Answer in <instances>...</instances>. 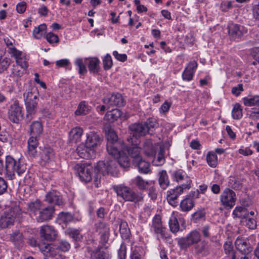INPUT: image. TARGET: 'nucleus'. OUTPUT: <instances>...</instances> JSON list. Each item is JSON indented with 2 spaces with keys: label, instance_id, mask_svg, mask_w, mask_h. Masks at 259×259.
Masks as SVG:
<instances>
[{
  "label": "nucleus",
  "instance_id": "f257e3e1",
  "mask_svg": "<svg viewBox=\"0 0 259 259\" xmlns=\"http://www.w3.org/2000/svg\"><path fill=\"white\" fill-rule=\"evenodd\" d=\"M38 92L36 88H30L24 93V98L27 111L26 117L28 121H30L32 115L37 110L38 101Z\"/></svg>",
  "mask_w": 259,
  "mask_h": 259
},
{
  "label": "nucleus",
  "instance_id": "f03ea898",
  "mask_svg": "<svg viewBox=\"0 0 259 259\" xmlns=\"http://www.w3.org/2000/svg\"><path fill=\"white\" fill-rule=\"evenodd\" d=\"M5 169L6 175L11 179H14L15 173L21 176L26 170V165L20 160L17 161L10 156L6 157Z\"/></svg>",
  "mask_w": 259,
  "mask_h": 259
},
{
  "label": "nucleus",
  "instance_id": "7ed1b4c3",
  "mask_svg": "<svg viewBox=\"0 0 259 259\" xmlns=\"http://www.w3.org/2000/svg\"><path fill=\"white\" fill-rule=\"evenodd\" d=\"M38 247L45 256H54L57 254L58 251H67L70 248V245L67 241L61 240L55 244H39Z\"/></svg>",
  "mask_w": 259,
  "mask_h": 259
},
{
  "label": "nucleus",
  "instance_id": "20e7f679",
  "mask_svg": "<svg viewBox=\"0 0 259 259\" xmlns=\"http://www.w3.org/2000/svg\"><path fill=\"white\" fill-rule=\"evenodd\" d=\"M116 162L115 159L109 160L106 163L104 161L98 162L95 167L96 174L102 173L103 175L111 174L112 176H115L117 172ZM98 176L97 175L95 178V184L96 187H98Z\"/></svg>",
  "mask_w": 259,
  "mask_h": 259
},
{
  "label": "nucleus",
  "instance_id": "39448f33",
  "mask_svg": "<svg viewBox=\"0 0 259 259\" xmlns=\"http://www.w3.org/2000/svg\"><path fill=\"white\" fill-rule=\"evenodd\" d=\"M113 188L117 196L121 197L125 201L137 202L142 201L143 199L142 193H136L129 187L118 185L114 187Z\"/></svg>",
  "mask_w": 259,
  "mask_h": 259
},
{
  "label": "nucleus",
  "instance_id": "423d86ee",
  "mask_svg": "<svg viewBox=\"0 0 259 259\" xmlns=\"http://www.w3.org/2000/svg\"><path fill=\"white\" fill-rule=\"evenodd\" d=\"M131 131V135L127 138V141L129 143H133L135 145L139 144L138 137L145 135L147 133V129L145 126L144 123H138L131 124L129 126Z\"/></svg>",
  "mask_w": 259,
  "mask_h": 259
},
{
  "label": "nucleus",
  "instance_id": "0eeeda50",
  "mask_svg": "<svg viewBox=\"0 0 259 259\" xmlns=\"http://www.w3.org/2000/svg\"><path fill=\"white\" fill-rule=\"evenodd\" d=\"M200 234L196 230L191 231L186 237L178 239V244L182 249L186 250L190 246L200 241Z\"/></svg>",
  "mask_w": 259,
  "mask_h": 259
},
{
  "label": "nucleus",
  "instance_id": "6e6552de",
  "mask_svg": "<svg viewBox=\"0 0 259 259\" xmlns=\"http://www.w3.org/2000/svg\"><path fill=\"white\" fill-rule=\"evenodd\" d=\"M74 169L77 173L81 181L89 182L92 180L91 171L92 166L88 163H77L74 166Z\"/></svg>",
  "mask_w": 259,
  "mask_h": 259
},
{
  "label": "nucleus",
  "instance_id": "1a4fd4ad",
  "mask_svg": "<svg viewBox=\"0 0 259 259\" xmlns=\"http://www.w3.org/2000/svg\"><path fill=\"white\" fill-rule=\"evenodd\" d=\"M236 249L242 254H250L253 250V247L249 242V240L244 237H238L235 240Z\"/></svg>",
  "mask_w": 259,
  "mask_h": 259
},
{
  "label": "nucleus",
  "instance_id": "9d476101",
  "mask_svg": "<svg viewBox=\"0 0 259 259\" xmlns=\"http://www.w3.org/2000/svg\"><path fill=\"white\" fill-rule=\"evenodd\" d=\"M236 200L235 193L229 188L225 189L221 195V203L226 207L232 208L233 207Z\"/></svg>",
  "mask_w": 259,
  "mask_h": 259
},
{
  "label": "nucleus",
  "instance_id": "9b49d317",
  "mask_svg": "<svg viewBox=\"0 0 259 259\" xmlns=\"http://www.w3.org/2000/svg\"><path fill=\"white\" fill-rule=\"evenodd\" d=\"M85 144L94 150L100 145L102 142V135L95 131H90L86 134Z\"/></svg>",
  "mask_w": 259,
  "mask_h": 259
},
{
  "label": "nucleus",
  "instance_id": "f8f14e48",
  "mask_svg": "<svg viewBox=\"0 0 259 259\" xmlns=\"http://www.w3.org/2000/svg\"><path fill=\"white\" fill-rule=\"evenodd\" d=\"M95 229L100 235V243L105 245L108 241L110 236V229L108 225L105 223L99 222L95 224Z\"/></svg>",
  "mask_w": 259,
  "mask_h": 259
},
{
  "label": "nucleus",
  "instance_id": "ddd939ff",
  "mask_svg": "<svg viewBox=\"0 0 259 259\" xmlns=\"http://www.w3.org/2000/svg\"><path fill=\"white\" fill-rule=\"evenodd\" d=\"M9 118L14 123H18L22 118V108L20 106L18 101H16L10 106L9 110Z\"/></svg>",
  "mask_w": 259,
  "mask_h": 259
},
{
  "label": "nucleus",
  "instance_id": "4468645a",
  "mask_svg": "<svg viewBox=\"0 0 259 259\" xmlns=\"http://www.w3.org/2000/svg\"><path fill=\"white\" fill-rule=\"evenodd\" d=\"M187 189V188L179 186L168 191L166 198L169 203L173 206H177L178 204V202L177 201L178 197L183 193L184 190Z\"/></svg>",
  "mask_w": 259,
  "mask_h": 259
},
{
  "label": "nucleus",
  "instance_id": "2eb2a0df",
  "mask_svg": "<svg viewBox=\"0 0 259 259\" xmlns=\"http://www.w3.org/2000/svg\"><path fill=\"white\" fill-rule=\"evenodd\" d=\"M16 218L15 211L12 209H9L4 213L0 219V227L6 228L13 225Z\"/></svg>",
  "mask_w": 259,
  "mask_h": 259
},
{
  "label": "nucleus",
  "instance_id": "dca6fc26",
  "mask_svg": "<svg viewBox=\"0 0 259 259\" xmlns=\"http://www.w3.org/2000/svg\"><path fill=\"white\" fill-rule=\"evenodd\" d=\"M40 162L41 164L45 165L53 161L55 156L54 151L50 147H44L40 149L39 152Z\"/></svg>",
  "mask_w": 259,
  "mask_h": 259
},
{
  "label": "nucleus",
  "instance_id": "f3484780",
  "mask_svg": "<svg viewBox=\"0 0 259 259\" xmlns=\"http://www.w3.org/2000/svg\"><path fill=\"white\" fill-rule=\"evenodd\" d=\"M54 211L55 208L52 206L42 208L34 219L39 223L47 222L52 219Z\"/></svg>",
  "mask_w": 259,
  "mask_h": 259
},
{
  "label": "nucleus",
  "instance_id": "a211bd4d",
  "mask_svg": "<svg viewBox=\"0 0 259 259\" xmlns=\"http://www.w3.org/2000/svg\"><path fill=\"white\" fill-rule=\"evenodd\" d=\"M172 177L178 183H182L180 186L187 188V189H190L192 181L184 171L182 170L175 171Z\"/></svg>",
  "mask_w": 259,
  "mask_h": 259
},
{
  "label": "nucleus",
  "instance_id": "6ab92c4d",
  "mask_svg": "<svg viewBox=\"0 0 259 259\" xmlns=\"http://www.w3.org/2000/svg\"><path fill=\"white\" fill-rule=\"evenodd\" d=\"M78 155L82 158L91 159L95 156V150L89 147L86 144H80L76 148Z\"/></svg>",
  "mask_w": 259,
  "mask_h": 259
},
{
  "label": "nucleus",
  "instance_id": "aec40b11",
  "mask_svg": "<svg viewBox=\"0 0 259 259\" xmlns=\"http://www.w3.org/2000/svg\"><path fill=\"white\" fill-rule=\"evenodd\" d=\"M106 148L109 154L114 158H117L124 150H125V145L124 143H107Z\"/></svg>",
  "mask_w": 259,
  "mask_h": 259
},
{
  "label": "nucleus",
  "instance_id": "412c9836",
  "mask_svg": "<svg viewBox=\"0 0 259 259\" xmlns=\"http://www.w3.org/2000/svg\"><path fill=\"white\" fill-rule=\"evenodd\" d=\"M40 237L48 241H53L55 239L57 232L54 228L51 226L45 225L40 230Z\"/></svg>",
  "mask_w": 259,
  "mask_h": 259
},
{
  "label": "nucleus",
  "instance_id": "4be33fe9",
  "mask_svg": "<svg viewBox=\"0 0 259 259\" xmlns=\"http://www.w3.org/2000/svg\"><path fill=\"white\" fill-rule=\"evenodd\" d=\"M38 137L31 136L27 141V153L31 157L35 158L37 154V148L38 146Z\"/></svg>",
  "mask_w": 259,
  "mask_h": 259
},
{
  "label": "nucleus",
  "instance_id": "5701e85b",
  "mask_svg": "<svg viewBox=\"0 0 259 259\" xmlns=\"http://www.w3.org/2000/svg\"><path fill=\"white\" fill-rule=\"evenodd\" d=\"M152 227L154 232L160 234L162 238H166L168 234L166 232V229L163 227L161 224V219L159 216H156L153 220Z\"/></svg>",
  "mask_w": 259,
  "mask_h": 259
},
{
  "label": "nucleus",
  "instance_id": "b1692460",
  "mask_svg": "<svg viewBox=\"0 0 259 259\" xmlns=\"http://www.w3.org/2000/svg\"><path fill=\"white\" fill-rule=\"evenodd\" d=\"M104 103L108 105V108L110 106H123V100L120 94L112 95L107 97L103 99Z\"/></svg>",
  "mask_w": 259,
  "mask_h": 259
},
{
  "label": "nucleus",
  "instance_id": "393cba45",
  "mask_svg": "<svg viewBox=\"0 0 259 259\" xmlns=\"http://www.w3.org/2000/svg\"><path fill=\"white\" fill-rule=\"evenodd\" d=\"M197 67V63L196 61L190 62L183 73V79L187 81L191 80Z\"/></svg>",
  "mask_w": 259,
  "mask_h": 259
},
{
  "label": "nucleus",
  "instance_id": "a878e982",
  "mask_svg": "<svg viewBox=\"0 0 259 259\" xmlns=\"http://www.w3.org/2000/svg\"><path fill=\"white\" fill-rule=\"evenodd\" d=\"M132 146L127 147L125 145V150H127L129 155L133 158V163L137 162L142 157L141 155V148L133 143Z\"/></svg>",
  "mask_w": 259,
  "mask_h": 259
},
{
  "label": "nucleus",
  "instance_id": "bb28decb",
  "mask_svg": "<svg viewBox=\"0 0 259 259\" xmlns=\"http://www.w3.org/2000/svg\"><path fill=\"white\" fill-rule=\"evenodd\" d=\"M228 33L232 39L241 37L243 34V27L236 24H230L228 26Z\"/></svg>",
  "mask_w": 259,
  "mask_h": 259
},
{
  "label": "nucleus",
  "instance_id": "cd10ccee",
  "mask_svg": "<svg viewBox=\"0 0 259 259\" xmlns=\"http://www.w3.org/2000/svg\"><path fill=\"white\" fill-rule=\"evenodd\" d=\"M46 200L48 203H53L58 205H60L63 203L60 193L55 190H52L47 194Z\"/></svg>",
  "mask_w": 259,
  "mask_h": 259
},
{
  "label": "nucleus",
  "instance_id": "c85d7f7f",
  "mask_svg": "<svg viewBox=\"0 0 259 259\" xmlns=\"http://www.w3.org/2000/svg\"><path fill=\"white\" fill-rule=\"evenodd\" d=\"M10 240L19 249L21 248L24 244L22 233L19 231H16L11 234Z\"/></svg>",
  "mask_w": 259,
  "mask_h": 259
},
{
  "label": "nucleus",
  "instance_id": "c756f323",
  "mask_svg": "<svg viewBox=\"0 0 259 259\" xmlns=\"http://www.w3.org/2000/svg\"><path fill=\"white\" fill-rule=\"evenodd\" d=\"M41 208L42 204L38 200L31 202L28 204V211L29 212L31 216L34 218L38 214V212L40 211Z\"/></svg>",
  "mask_w": 259,
  "mask_h": 259
},
{
  "label": "nucleus",
  "instance_id": "7c9ffc66",
  "mask_svg": "<svg viewBox=\"0 0 259 259\" xmlns=\"http://www.w3.org/2000/svg\"><path fill=\"white\" fill-rule=\"evenodd\" d=\"M133 164L138 168L139 171L141 173L147 174L150 172L149 163L144 160L142 157L140 158L137 162H134Z\"/></svg>",
  "mask_w": 259,
  "mask_h": 259
},
{
  "label": "nucleus",
  "instance_id": "2f4dec72",
  "mask_svg": "<svg viewBox=\"0 0 259 259\" xmlns=\"http://www.w3.org/2000/svg\"><path fill=\"white\" fill-rule=\"evenodd\" d=\"M121 115V112L119 109L115 108L108 111L105 116V119L110 122L117 120Z\"/></svg>",
  "mask_w": 259,
  "mask_h": 259
},
{
  "label": "nucleus",
  "instance_id": "473e14b6",
  "mask_svg": "<svg viewBox=\"0 0 259 259\" xmlns=\"http://www.w3.org/2000/svg\"><path fill=\"white\" fill-rule=\"evenodd\" d=\"M158 183L160 187L163 190H165L169 186V180L165 170H163L159 172Z\"/></svg>",
  "mask_w": 259,
  "mask_h": 259
},
{
  "label": "nucleus",
  "instance_id": "72a5a7b5",
  "mask_svg": "<svg viewBox=\"0 0 259 259\" xmlns=\"http://www.w3.org/2000/svg\"><path fill=\"white\" fill-rule=\"evenodd\" d=\"M30 129L31 136L36 137H38L43 131L41 123L38 121L33 122L30 125Z\"/></svg>",
  "mask_w": 259,
  "mask_h": 259
},
{
  "label": "nucleus",
  "instance_id": "f704fd0d",
  "mask_svg": "<svg viewBox=\"0 0 259 259\" xmlns=\"http://www.w3.org/2000/svg\"><path fill=\"white\" fill-rule=\"evenodd\" d=\"M143 148L146 155L148 156L155 155V149L150 140H146L143 144Z\"/></svg>",
  "mask_w": 259,
  "mask_h": 259
},
{
  "label": "nucleus",
  "instance_id": "c9c22d12",
  "mask_svg": "<svg viewBox=\"0 0 259 259\" xmlns=\"http://www.w3.org/2000/svg\"><path fill=\"white\" fill-rule=\"evenodd\" d=\"M100 61L97 58H91L89 59L88 68L90 71L93 73H97L99 70Z\"/></svg>",
  "mask_w": 259,
  "mask_h": 259
},
{
  "label": "nucleus",
  "instance_id": "e433bc0d",
  "mask_svg": "<svg viewBox=\"0 0 259 259\" xmlns=\"http://www.w3.org/2000/svg\"><path fill=\"white\" fill-rule=\"evenodd\" d=\"M90 259H110V258L107 252L98 248L92 251Z\"/></svg>",
  "mask_w": 259,
  "mask_h": 259
},
{
  "label": "nucleus",
  "instance_id": "4c0bfd02",
  "mask_svg": "<svg viewBox=\"0 0 259 259\" xmlns=\"http://www.w3.org/2000/svg\"><path fill=\"white\" fill-rule=\"evenodd\" d=\"M194 206V201L189 197H187L183 200L180 203V207L183 211H190Z\"/></svg>",
  "mask_w": 259,
  "mask_h": 259
},
{
  "label": "nucleus",
  "instance_id": "58836bf2",
  "mask_svg": "<svg viewBox=\"0 0 259 259\" xmlns=\"http://www.w3.org/2000/svg\"><path fill=\"white\" fill-rule=\"evenodd\" d=\"M164 154V149L160 148V151L158 152L157 157L155 158L152 161V164L153 165L156 166H162L165 161Z\"/></svg>",
  "mask_w": 259,
  "mask_h": 259
},
{
  "label": "nucleus",
  "instance_id": "ea45409f",
  "mask_svg": "<svg viewBox=\"0 0 259 259\" xmlns=\"http://www.w3.org/2000/svg\"><path fill=\"white\" fill-rule=\"evenodd\" d=\"M119 231L121 237L124 239H127L130 236V230L128 228L127 224L125 222H121L119 226Z\"/></svg>",
  "mask_w": 259,
  "mask_h": 259
},
{
  "label": "nucleus",
  "instance_id": "a19ab883",
  "mask_svg": "<svg viewBox=\"0 0 259 259\" xmlns=\"http://www.w3.org/2000/svg\"><path fill=\"white\" fill-rule=\"evenodd\" d=\"M117 158V162L121 167L125 169L130 167V162L128 157L123 152Z\"/></svg>",
  "mask_w": 259,
  "mask_h": 259
},
{
  "label": "nucleus",
  "instance_id": "79ce46f5",
  "mask_svg": "<svg viewBox=\"0 0 259 259\" xmlns=\"http://www.w3.org/2000/svg\"><path fill=\"white\" fill-rule=\"evenodd\" d=\"M134 184L139 190H146L149 185V182L145 181L141 177L137 176L134 181Z\"/></svg>",
  "mask_w": 259,
  "mask_h": 259
},
{
  "label": "nucleus",
  "instance_id": "37998d69",
  "mask_svg": "<svg viewBox=\"0 0 259 259\" xmlns=\"http://www.w3.org/2000/svg\"><path fill=\"white\" fill-rule=\"evenodd\" d=\"M107 143L115 144V143H123L122 141H118V136L115 132L111 128L106 131Z\"/></svg>",
  "mask_w": 259,
  "mask_h": 259
},
{
  "label": "nucleus",
  "instance_id": "c03bdc74",
  "mask_svg": "<svg viewBox=\"0 0 259 259\" xmlns=\"http://www.w3.org/2000/svg\"><path fill=\"white\" fill-rule=\"evenodd\" d=\"M244 104L246 106L259 107V96L245 97L243 99Z\"/></svg>",
  "mask_w": 259,
  "mask_h": 259
},
{
  "label": "nucleus",
  "instance_id": "a18cd8bd",
  "mask_svg": "<svg viewBox=\"0 0 259 259\" xmlns=\"http://www.w3.org/2000/svg\"><path fill=\"white\" fill-rule=\"evenodd\" d=\"M83 133L82 129L80 127H75L69 132V137L75 142L78 141Z\"/></svg>",
  "mask_w": 259,
  "mask_h": 259
},
{
  "label": "nucleus",
  "instance_id": "49530a36",
  "mask_svg": "<svg viewBox=\"0 0 259 259\" xmlns=\"http://www.w3.org/2000/svg\"><path fill=\"white\" fill-rule=\"evenodd\" d=\"M65 232L75 241L80 240L82 238V235L78 230L69 228L65 230Z\"/></svg>",
  "mask_w": 259,
  "mask_h": 259
},
{
  "label": "nucleus",
  "instance_id": "de8ad7c7",
  "mask_svg": "<svg viewBox=\"0 0 259 259\" xmlns=\"http://www.w3.org/2000/svg\"><path fill=\"white\" fill-rule=\"evenodd\" d=\"M90 110V107L85 104V102H81L78 105L75 113L77 115H85L89 112Z\"/></svg>",
  "mask_w": 259,
  "mask_h": 259
},
{
  "label": "nucleus",
  "instance_id": "09e8293b",
  "mask_svg": "<svg viewBox=\"0 0 259 259\" xmlns=\"http://www.w3.org/2000/svg\"><path fill=\"white\" fill-rule=\"evenodd\" d=\"M47 29V26L45 24L39 25L37 27H35L33 31V35L36 39L41 38L44 33Z\"/></svg>",
  "mask_w": 259,
  "mask_h": 259
},
{
  "label": "nucleus",
  "instance_id": "8fccbe9b",
  "mask_svg": "<svg viewBox=\"0 0 259 259\" xmlns=\"http://www.w3.org/2000/svg\"><path fill=\"white\" fill-rule=\"evenodd\" d=\"M73 219L72 214L68 212H62L58 215V220L60 223L68 224Z\"/></svg>",
  "mask_w": 259,
  "mask_h": 259
},
{
  "label": "nucleus",
  "instance_id": "3c124183",
  "mask_svg": "<svg viewBox=\"0 0 259 259\" xmlns=\"http://www.w3.org/2000/svg\"><path fill=\"white\" fill-rule=\"evenodd\" d=\"M169 226L170 230L172 233H176L179 231L180 226L179 222L177 219L174 215L171 216L169 219Z\"/></svg>",
  "mask_w": 259,
  "mask_h": 259
},
{
  "label": "nucleus",
  "instance_id": "603ef678",
  "mask_svg": "<svg viewBox=\"0 0 259 259\" xmlns=\"http://www.w3.org/2000/svg\"><path fill=\"white\" fill-rule=\"evenodd\" d=\"M206 160L208 165L212 167H215L218 163V158L215 154L208 152L206 156Z\"/></svg>",
  "mask_w": 259,
  "mask_h": 259
},
{
  "label": "nucleus",
  "instance_id": "864d4df0",
  "mask_svg": "<svg viewBox=\"0 0 259 259\" xmlns=\"http://www.w3.org/2000/svg\"><path fill=\"white\" fill-rule=\"evenodd\" d=\"M223 248L226 254H229L232 253L231 259H236V255L233 251V247L231 241L226 242L224 244Z\"/></svg>",
  "mask_w": 259,
  "mask_h": 259
},
{
  "label": "nucleus",
  "instance_id": "5fc2aeb1",
  "mask_svg": "<svg viewBox=\"0 0 259 259\" xmlns=\"http://www.w3.org/2000/svg\"><path fill=\"white\" fill-rule=\"evenodd\" d=\"M232 115L234 119H239L242 117V109L240 104L238 103L235 104L232 112Z\"/></svg>",
  "mask_w": 259,
  "mask_h": 259
},
{
  "label": "nucleus",
  "instance_id": "6e6d98bb",
  "mask_svg": "<svg viewBox=\"0 0 259 259\" xmlns=\"http://www.w3.org/2000/svg\"><path fill=\"white\" fill-rule=\"evenodd\" d=\"M11 63V60L7 57L0 56V73L6 70Z\"/></svg>",
  "mask_w": 259,
  "mask_h": 259
},
{
  "label": "nucleus",
  "instance_id": "4d7b16f0",
  "mask_svg": "<svg viewBox=\"0 0 259 259\" xmlns=\"http://www.w3.org/2000/svg\"><path fill=\"white\" fill-rule=\"evenodd\" d=\"M144 124L147 129V133L150 135H152L153 129L156 127L157 123L155 120L149 119L146 122H144Z\"/></svg>",
  "mask_w": 259,
  "mask_h": 259
},
{
  "label": "nucleus",
  "instance_id": "13d9d810",
  "mask_svg": "<svg viewBox=\"0 0 259 259\" xmlns=\"http://www.w3.org/2000/svg\"><path fill=\"white\" fill-rule=\"evenodd\" d=\"M103 67L105 70L110 69L112 65V60L110 55L107 54L103 60Z\"/></svg>",
  "mask_w": 259,
  "mask_h": 259
},
{
  "label": "nucleus",
  "instance_id": "bf43d9fd",
  "mask_svg": "<svg viewBox=\"0 0 259 259\" xmlns=\"http://www.w3.org/2000/svg\"><path fill=\"white\" fill-rule=\"evenodd\" d=\"M75 64L79 68V73L83 74L87 72L85 65L83 64V61L80 58H78L75 61Z\"/></svg>",
  "mask_w": 259,
  "mask_h": 259
},
{
  "label": "nucleus",
  "instance_id": "052dcab7",
  "mask_svg": "<svg viewBox=\"0 0 259 259\" xmlns=\"http://www.w3.org/2000/svg\"><path fill=\"white\" fill-rule=\"evenodd\" d=\"M16 65L20 67L21 69H27L28 63L26 59L23 56L16 60Z\"/></svg>",
  "mask_w": 259,
  "mask_h": 259
},
{
  "label": "nucleus",
  "instance_id": "680f3d73",
  "mask_svg": "<svg viewBox=\"0 0 259 259\" xmlns=\"http://www.w3.org/2000/svg\"><path fill=\"white\" fill-rule=\"evenodd\" d=\"M46 39L50 44L57 43L59 40L58 36L52 32H49L46 35Z\"/></svg>",
  "mask_w": 259,
  "mask_h": 259
},
{
  "label": "nucleus",
  "instance_id": "e2e57ef3",
  "mask_svg": "<svg viewBox=\"0 0 259 259\" xmlns=\"http://www.w3.org/2000/svg\"><path fill=\"white\" fill-rule=\"evenodd\" d=\"M143 256L142 250L140 248H137L132 251L131 254V259H141Z\"/></svg>",
  "mask_w": 259,
  "mask_h": 259
},
{
  "label": "nucleus",
  "instance_id": "0e129e2a",
  "mask_svg": "<svg viewBox=\"0 0 259 259\" xmlns=\"http://www.w3.org/2000/svg\"><path fill=\"white\" fill-rule=\"evenodd\" d=\"M12 69V73L17 76H20L22 75L26 69H21L20 67L18 65H14Z\"/></svg>",
  "mask_w": 259,
  "mask_h": 259
},
{
  "label": "nucleus",
  "instance_id": "69168bd1",
  "mask_svg": "<svg viewBox=\"0 0 259 259\" xmlns=\"http://www.w3.org/2000/svg\"><path fill=\"white\" fill-rule=\"evenodd\" d=\"M126 248L124 243H122L118 250V255L119 259H125Z\"/></svg>",
  "mask_w": 259,
  "mask_h": 259
},
{
  "label": "nucleus",
  "instance_id": "338daca9",
  "mask_svg": "<svg viewBox=\"0 0 259 259\" xmlns=\"http://www.w3.org/2000/svg\"><path fill=\"white\" fill-rule=\"evenodd\" d=\"M8 184L7 182L2 177H0V195L4 194L7 190Z\"/></svg>",
  "mask_w": 259,
  "mask_h": 259
},
{
  "label": "nucleus",
  "instance_id": "774afa93",
  "mask_svg": "<svg viewBox=\"0 0 259 259\" xmlns=\"http://www.w3.org/2000/svg\"><path fill=\"white\" fill-rule=\"evenodd\" d=\"M10 53L16 60L22 56V53L17 50L15 48H10Z\"/></svg>",
  "mask_w": 259,
  "mask_h": 259
}]
</instances>
